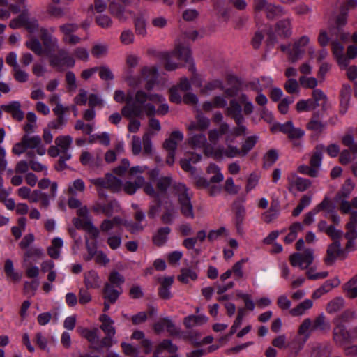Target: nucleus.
<instances>
[{"label": "nucleus", "instance_id": "7c9ffc66", "mask_svg": "<svg viewBox=\"0 0 357 357\" xmlns=\"http://www.w3.org/2000/svg\"><path fill=\"white\" fill-rule=\"evenodd\" d=\"M84 284L86 288H98L100 286L101 282L98 273L93 270L85 273Z\"/></svg>", "mask_w": 357, "mask_h": 357}, {"label": "nucleus", "instance_id": "20e7f679", "mask_svg": "<svg viewBox=\"0 0 357 357\" xmlns=\"http://www.w3.org/2000/svg\"><path fill=\"white\" fill-rule=\"evenodd\" d=\"M205 155L213 158L215 160H222L224 158L243 157L242 151L236 146L230 144H227L225 147L220 144L208 146L205 150Z\"/></svg>", "mask_w": 357, "mask_h": 357}, {"label": "nucleus", "instance_id": "c756f323", "mask_svg": "<svg viewBox=\"0 0 357 357\" xmlns=\"http://www.w3.org/2000/svg\"><path fill=\"white\" fill-rule=\"evenodd\" d=\"M314 331L313 328V323L310 318L305 319L300 325L298 333L299 335L303 336V340L305 343L309 338L312 332Z\"/></svg>", "mask_w": 357, "mask_h": 357}, {"label": "nucleus", "instance_id": "a18cd8bd", "mask_svg": "<svg viewBox=\"0 0 357 357\" xmlns=\"http://www.w3.org/2000/svg\"><path fill=\"white\" fill-rule=\"evenodd\" d=\"M344 291L350 298L357 297V275L352 278L343 286Z\"/></svg>", "mask_w": 357, "mask_h": 357}, {"label": "nucleus", "instance_id": "9d476101", "mask_svg": "<svg viewBox=\"0 0 357 357\" xmlns=\"http://www.w3.org/2000/svg\"><path fill=\"white\" fill-rule=\"evenodd\" d=\"M310 43V38L307 36H303L296 40L289 52V60L295 63L300 60L305 52V47Z\"/></svg>", "mask_w": 357, "mask_h": 357}, {"label": "nucleus", "instance_id": "a19ab883", "mask_svg": "<svg viewBox=\"0 0 357 357\" xmlns=\"http://www.w3.org/2000/svg\"><path fill=\"white\" fill-rule=\"evenodd\" d=\"M206 173L212 174L209 180L211 183H220L224 179V176L221 173L220 168L214 163H211L206 168Z\"/></svg>", "mask_w": 357, "mask_h": 357}, {"label": "nucleus", "instance_id": "f8f14e48", "mask_svg": "<svg viewBox=\"0 0 357 357\" xmlns=\"http://www.w3.org/2000/svg\"><path fill=\"white\" fill-rule=\"evenodd\" d=\"M314 251L312 249H306L303 253H294L289 257L293 266H299L302 269L307 268L313 261Z\"/></svg>", "mask_w": 357, "mask_h": 357}, {"label": "nucleus", "instance_id": "ddd939ff", "mask_svg": "<svg viewBox=\"0 0 357 357\" xmlns=\"http://www.w3.org/2000/svg\"><path fill=\"white\" fill-rule=\"evenodd\" d=\"M102 151L100 150H97L93 153L85 151L82 153L79 160L83 165L95 169L102 166Z\"/></svg>", "mask_w": 357, "mask_h": 357}, {"label": "nucleus", "instance_id": "a878e982", "mask_svg": "<svg viewBox=\"0 0 357 357\" xmlns=\"http://www.w3.org/2000/svg\"><path fill=\"white\" fill-rule=\"evenodd\" d=\"M227 114L231 116L235 120L236 123L244 121L241 106L235 100L230 101L229 106L227 107Z\"/></svg>", "mask_w": 357, "mask_h": 357}, {"label": "nucleus", "instance_id": "4468645a", "mask_svg": "<svg viewBox=\"0 0 357 357\" xmlns=\"http://www.w3.org/2000/svg\"><path fill=\"white\" fill-rule=\"evenodd\" d=\"M346 257L347 255L345 251L342 248L340 242L339 241H334L333 243L328 246L324 261L328 266H331L334 264L337 257L344 259Z\"/></svg>", "mask_w": 357, "mask_h": 357}, {"label": "nucleus", "instance_id": "603ef678", "mask_svg": "<svg viewBox=\"0 0 357 357\" xmlns=\"http://www.w3.org/2000/svg\"><path fill=\"white\" fill-rule=\"evenodd\" d=\"M135 28L137 35L142 37H145L146 36V22L142 16L137 17L135 19Z\"/></svg>", "mask_w": 357, "mask_h": 357}, {"label": "nucleus", "instance_id": "412c9836", "mask_svg": "<svg viewBox=\"0 0 357 357\" xmlns=\"http://www.w3.org/2000/svg\"><path fill=\"white\" fill-rule=\"evenodd\" d=\"M287 180L289 190L294 187L298 191L303 192L311 185V181L309 179L298 177L296 174H291Z\"/></svg>", "mask_w": 357, "mask_h": 357}, {"label": "nucleus", "instance_id": "5fc2aeb1", "mask_svg": "<svg viewBox=\"0 0 357 357\" xmlns=\"http://www.w3.org/2000/svg\"><path fill=\"white\" fill-rule=\"evenodd\" d=\"M325 128V124L314 118H312L306 125V128L312 131L316 135L321 134Z\"/></svg>", "mask_w": 357, "mask_h": 357}, {"label": "nucleus", "instance_id": "5701e85b", "mask_svg": "<svg viewBox=\"0 0 357 357\" xmlns=\"http://www.w3.org/2000/svg\"><path fill=\"white\" fill-rule=\"evenodd\" d=\"M158 282L160 284V287L158 289L159 296L163 299H169L172 297L170 287L174 282V277L168 276L160 278Z\"/></svg>", "mask_w": 357, "mask_h": 357}, {"label": "nucleus", "instance_id": "0e129e2a", "mask_svg": "<svg viewBox=\"0 0 357 357\" xmlns=\"http://www.w3.org/2000/svg\"><path fill=\"white\" fill-rule=\"evenodd\" d=\"M278 153L276 150H269L264 156V166L265 167H271L278 160Z\"/></svg>", "mask_w": 357, "mask_h": 357}, {"label": "nucleus", "instance_id": "cd10ccee", "mask_svg": "<svg viewBox=\"0 0 357 357\" xmlns=\"http://www.w3.org/2000/svg\"><path fill=\"white\" fill-rule=\"evenodd\" d=\"M229 130V126L226 123L220 124L219 129H211L208 132V139L211 143L215 144L222 135L226 134Z\"/></svg>", "mask_w": 357, "mask_h": 357}, {"label": "nucleus", "instance_id": "13d9d810", "mask_svg": "<svg viewBox=\"0 0 357 357\" xmlns=\"http://www.w3.org/2000/svg\"><path fill=\"white\" fill-rule=\"evenodd\" d=\"M26 46L37 55H42L44 53L40 42L35 38H31L25 43Z\"/></svg>", "mask_w": 357, "mask_h": 357}, {"label": "nucleus", "instance_id": "e2e57ef3", "mask_svg": "<svg viewBox=\"0 0 357 357\" xmlns=\"http://www.w3.org/2000/svg\"><path fill=\"white\" fill-rule=\"evenodd\" d=\"M355 184L352 182L351 178L346 180L345 183L342 185L340 191L337 195L339 198L344 197L347 198L349 196L352 190H354Z\"/></svg>", "mask_w": 357, "mask_h": 357}, {"label": "nucleus", "instance_id": "aec40b11", "mask_svg": "<svg viewBox=\"0 0 357 357\" xmlns=\"http://www.w3.org/2000/svg\"><path fill=\"white\" fill-rule=\"evenodd\" d=\"M333 340L336 344L344 346L349 342V331L342 324H337L333 331Z\"/></svg>", "mask_w": 357, "mask_h": 357}, {"label": "nucleus", "instance_id": "72a5a7b5", "mask_svg": "<svg viewBox=\"0 0 357 357\" xmlns=\"http://www.w3.org/2000/svg\"><path fill=\"white\" fill-rule=\"evenodd\" d=\"M324 146L320 145L316 147L315 151L313 153L310 158V165L312 168L317 170V174H319V169L322 163V151Z\"/></svg>", "mask_w": 357, "mask_h": 357}, {"label": "nucleus", "instance_id": "b1692460", "mask_svg": "<svg viewBox=\"0 0 357 357\" xmlns=\"http://www.w3.org/2000/svg\"><path fill=\"white\" fill-rule=\"evenodd\" d=\"M351 89L348 84H344L340 91V113L344 114L349 105Z\"/></svg>", "mask_w": 357, "mask_h": 357}, {"label": "nucleus", "instance_id": "2eb2a0df", "mask_svg": "<svg viewBox=\"0 0 357 357\" xmlns=\"http://www.w3.org/2000/svg\"><path fill=\"white\" fill-rule=\"evenodd\" d=\"M91 210L96 214L103 213L107 217H111L114 213H119L121 208L116 201L111 200L107 204L96 202L93 204Z\"/></svg>", "mask_w": 357, "mask_h": 357}, {"label": "nucleus", "instance_id": "e433bc0d", "mask_svg": "<svg viewBox=\"0 0 357 357\" xmlns=\"http://www.w3.org/2000/svg\"><path fill=\"white\" fill-rule=\"evenodd\" d=\"M266 11L268 18L273 19L276 17H280L285 14L284 8L278 5L268 3L266 1V6L262 8Z\"/></svg>", "mask_w": 357, "mask_h": 357}, {"label": "nucleus", "instance_id": "473e14b6", "mask_svg": "<svg viewBox=\"0 0 357 357\" xmlns=\"http://www.w3.org/2000/svg\"><path fill=\"white\" fill-rule=\"evenodd\" d=\"M208 317L204 314L201 315H190L186 317L183 320L185 327L190 328L196 326H202L208 321Z\"/></svg>", "mask_w": 357, "mask_h": 357}, {"label": "nucleus", "instance_id": "7ed1b4c3", "mask_svg": "<svg viewBox=\"0 0 357 357\" xmlns=\"http://www.w3.org/2000/svg\"><path fill=\"white\" fill-rule=\"evenodd\" d=\"M162 56L165 60V68L169 71L174 70L180 67V64L172 61L173 58H176L189 64H191L192 61L190 50L188 47L181 45L176 46L174 51L164 53Z\"/></svg>", "mask_w": 357, "mask_h": 357}, {"label": "nucleus", "instance_id": "3c124183", "mask_svg": "<svg viewBox=\"0 0 357 357\" xmlns=\"http://www.w3.org/2000/svg\"><path fill=\"white\" fill-rule=\"evenodd\" d=\"M4 271L6 276L14 281L21 279V275L15 271L13 261L9 259L5 261Z\"/></svg>", "mask_w": 357, "mask_h": 357}, {"label": "nucleus", "instance_id": "39448f33", "mask_svg": "<svg viewBox=\"0 0 357 357\" xmlns=\"http://www.w3.org/2000/svg\"><path fill=\"white\" fill-rule=\"evenodd\" d=\"M157 77L158 69L155 67L146 66L142 69L140 77L130 75L126 76L125 80L130 86L135 87L138 86L141 84L142 79H146L147 80V84L145 87L147 90H151L153 88Z\"/></svg>", "mask_w": 357, "mask_h": 357}, {"label": "nucleus", "instance_id": "2f4dec72", "mask_svg": "<svg viewBox=\"0 0 357 357\" xmlns=\"http://www.w3.org/2000/svg\"><path fill=\"white\" fill-rule=\"evenodd\" d=\"M104 298L108 301L109 303L113 304L118 299L121 291L116 289L111 284H105L103 289Z\"/></svg>", "mask_w": 357, "mask_h": 357}, {"label": "nucleus", "instance_id": "dca6fc26", "mask_svg": "<svg viewBox=\"0 0 357 357\" xmlns=\"http://www.w3.org/2000/svg\"><path fill=\"white\" fill-rule=\"evenodd\" d=\"M40 37L45 47L44 53L50 57L51 53L54 52L59 47L58 39L47 33V29L41 28Z\"/></svg>", "mask_w": 357, "mask_h": 357}, {"label": "nucleus", "instance_id": "58836bf2", "mask_svg": "<svg viewBox=\"0 0 357 357\" xmlns=\"http://www.w3.org/2000/svg\"><path fill=\"white\" fill-rule=\"evenodd\" d=\"M345 228L347 236H357V211H353L350 213L349 222L346 224Z\"/></svg>", "mask_w": 357, "mask_h": 357}, {"label": "nucleus", "instance_id": "6ab92c4d", "mask_svg": "<svg viewBox=\"0 0 357 357\" xmlns=\"http://www.w3.org/2000/svg\"><path fill=\"white\" fill-rule=\"evenodd\" d=\"M188 144L195 149H203L205 154V150L208 146H213L207 143V139L204 134H190L188 139Z\"/></svg>", "mask_w": 357, "mask_h": 357}, {"label": "nucleus", "instance_id": "bf43d9fd", "mask_svg": "<svg viewBox=\"0 0 357 357\" xmlns=\"http://www.w3.org/2000/svg\"><path fill=\"white\" fill-rule=\"evenodd\" d=\"M108 45L105 43H96L91 49V54L96 58L103 57L107 55Z\"/></svg>", "mask_w": 357, "mask_h": 357}, {"label": "nucleus", "instance_id": "9b49d317", "mask_svg": "<svg viewBox=\"0 0 357 357\" xmlns=\"http://www.w3.org/2000/svg\"><path fill=\"white\" fill-rule=\"evenodd\" d=\"M96 186L109 189L113 192H118L122 188V181L112 174H107L105 178H98L91 180Z\"/></svg>", "mask_w": 357, "mask_h": 357}, {"label": "nucleus", "instance_id": "8fccbe9b", "mask_svg": "<svg viewBox=\"0 0 357 357\" xmlns=\"http://www.w3.org/2000/svg\"><path fill=\"white\" fill-rule=\"evenodd\" d=\"M317 108V104L311 98L307 100H301L298 101L296 109L298 112L314 110Z\"/></svg>", "mask_w": 357, "mask_h": 357}, {"label": "nucleus", "instance_id": "69168bd1", "mask_svg": "<svg viewBox=\"0 0 357 357\" xmlns=\"http://www.w3.org/2000/svg\"><path fill=\"white\" fill-rule=\"evenodd\" d=\"M229 235L228 230L225 227H221L217 229L211 230L207 236L208 241H214L222 236Z\"/></svg>", "mask_w": 357, "mask_h": 357}, {"label": "nucleus", "instance_id": "4be33fe9", "mask_svg": "<svg viewBox=\"0 0 357 357\" xmlns=\"http://www.w3.org/2000/svg\"><path fill=\"white\" fill-rule=\"evenodd\" d=\"M1 109L10 114L12 117L17 121H21L24 119V114L21 109V104L19 101H12L7 105H2Z\"/></svg>", "mask_w": 357, "mask_h": 357}, {"label": "nucleus", "instance_id": "f03ea898", "mask_svg": "<svg viewBox=\"0 0 357 357\" xmlns=\"http://www.w3.org/2000/svg\"><path fill=\"white\" fill-rule=\"evenodd\" d=\"M174 190L178 197V204L181 214L187 218H195L194 208L191 202L192 192L183 183H178L174 186Z\"/></svg>", "mask_w": 357, "mask_h": 357}, {"label": "nucleus", "instance_id": "423d86ee", "mask_svg": "<svg viewBox=\"0 0 357 357\" xmlns=\"http://www.w3.org/2000/svg\"><path fill=\"white\" fill-rule=\"evenodd\" d=\"M183 139V135L180 131H174L171 133L169 138L165 139L163 144L164 149L168 151L166 158V162L172 165L174 162L175 151L177 149L178 144Z\"/></svg>", "mask_w": 357, "mask_h": 357}, {"label": "nucleus", "instance_id": "0eeeda50", "mask_svg": "<svg viewBox=\"0 0 357 357\" xmlns=\"http://www.w3.org/2000/svg\"><path fill=\"white\" fill-rule=\"evenodd\" d=\"M54 143L61 151L59 165L60 169H63L66 167L65 162L71 158L69 149L73 143V138L70 135H60L55 139Z\"/></svg>", "mask_w": 357, "mask_h": 357}, {"label": "nucleus", "instance_id": "c03bdc74", "mask_svg": "<svg viewBox=\"0 0 357 357\" xmlns=\"http://www.w3.org/2000/svg\"><path fill=\"white\" fill-rule=\"evenodd\" d=\"M79 331L82 336L85 337L91 344L93 348L94 345H97L99 342L98 330L97 328L93 330L81 328Z\"/></svg>", "mask_w": 357, "mask_h": 357}, {"label": "nucleus", "instance_id": "6e6d98bb", "mask_svg": "<svg viewBox=\"0 0 357 357\" xmlns=\"http://www.w3.org/2000/svg\"><path fill=\"white\" fill-rule=\"evenodd\" d=\"M202 158V155L199 154L192 155V157L188 159H182L180 160V165L182 169L186 172H190L192 174L195 172V169L193 167L191 166L190 162L194 163L197 162Z\"/></svg>", "mask_w": 357, "mask_h": 357}, {"label": "nucleus", "instance_id": "052dcab7", "mask_svg": "<svg viewBox=\"0 0 357 357\" xmlns=\"http://www.w3.org/2000/svg\"><path fill=\"white\" fill-rule=\"evenodd\" d=\"M279 215L278 205H271V208L263 214V220L266 223H270L275 220Z\"/></svg>", "mask_w": 357, "mask_h": 357}, {"label": "nucleus", "instance_id": "49530a36", "mask_svg": "<svg viewBox=\"0 0 357 357\" xmlns=\"http://www.w3.org/2000/svg\"><path fill=\"white\" fill-rule=\"evenodd\" d=\"M222 82L219 79H215L206 83L200 89V93L204 95H208L216 89H223Z\"/></svg>", "mask_w": 357, "mask_h": 357}, {"label": "nucleus", "instance_id": "de8ad7c7", "mask_svg": "<svg viewBox=\"0 0 357 357\" xmlns=\"http://www.w3.org/2000/svg\"><path fill=\"white\" fill-rule=\"evenodd\" d=\"M177 279L182 283L188 284L190 280H196L197 274L190 268H183L181 269V273L178 275Z\"/></svg>", "mask_w": 357, "mask_h": 357}, {"label": "nucleus", "instance_id": "c85d7f7f", "mask_svg": "<svg viewBox=\"0 0 357 357\" xmlns=\"http://www.w3.org/2000/svg\"><path fill=\"white\" fill-rule=\"evenodd\" d=\"M144 184V178L142 176H137L133 181H126L123 185V190L126 193L133 195L137 190L142 188Z\"/></svg>", "mask_w": 357, "mask_h": 357}, {"label": "nucleus", "instance_id": "09e8293b", "mask_svg": "<svg viewBox=\"0 0 357 357\" xmlns=\"http://www.w3.org/2000/svg\"><path fill=\"white\" fill-rule=\"evenodd\" d=\"M312 323L314 331H328L330 330V323L326 320V317L323 314L317 317Z\"/></svg>", "mask_w": 357, "mask_h": 357}, {"label": "nucleus", "instance_id": "f704fd0d", "mask_svg": "<svg viewBox=\"0 0 357 357\" xmlns=\"http://www.w3.org/2000/svg\"><path fill=\"white\" fill-rule=\"evenodd\" d=\"M313 306V302L310 299H305L300 303L296 307L290 310V314L293 317H300L306 313L307 310L311 309Z\"/></svg>", "mask_w": 357, "mask_h": 357}, {"label": "nucleus", "instance_id": "37998d69", "mask_svg": "<svg viewBox=\"0 0 357 357\" xmlns=\"http://www.w3.org/2000/svg\"><path fill=\"white\" fill-rule=\"evenodd\" d=\"M85 188L86 186L83 180L77 178L68 184V194L71 196H75L78 193L84 192Z\"/></svg>", "mask_w": 357, "mask_h": 357}, {"label": "nucleus", "instance_id": "c9c22d12", "mask_svg": "<svg viewBox=\"0 0 357 357\" xmlns=\"http://www.w3.org/2000/svg\"><path fill=\"white\" fill-rule=\"evenodd\" d=\"M123 219L119 216H115L112 219H105L100 225V231L103 233H108L115 227L122 225Z\"/></svg>", "mask_w": 357, "mask_h": 357}, {"label": "nucleus", "instance_id": "680f3d73", "mask_svg": "<svg viewBox=\"0 0 357 357\" xmlns=\"http://www.w3.org/2000/svg\"><path fill=\"white\" fill-rule=\"evenodd\" d=\"M106 241L108 246L114 250L119 249L122 244L121 236L119 234H110Z\"/></svg>", "mask_w": 357, "mask_h": 357}, {"label": "nucleus", "instance_id": "338daca9", "mask_svg": "<svg viewBox=\"0 0 357 357\" xmlns=\"http://www.w3.org/2000/svg\"><path fill=\"white\" fill-rule=\"evenodd\" d=\"M299 83L303 88L316 89L318 84V81L313 77L301 76L299 78Z\"/></svg>", "mask_w": 357, "mask_h": 357}, {"label": "nucleus", "instance_id": "f3484780", "mask_svg": "<svg viewBox=\"0 0 357 357\" xmlns=\"http://www.w3.org/2000/svg\"><path fill=\"white\" fill-rule=\"evenodd\" d=\"M73 223L77 229H84L93 238H96L99 236L100 231L94 226L91 218L81 219L79 218H75L73 219Z\"/></svg>", "mask_w": 357, "mask_h": 357}, {"label": "nucleus", "instance_id": "a211bd4d", "mask_svg": "<svg viewBox=\"0 0 357 357\" xmlns=\"http://www.w3.org/2000/svg\"><path fill=\"white\" fill-rule=\"evenodd\" d=\"M27 149H36L39 155H43L46 153L45 147L42 144V141L38 135H24L23 136Z\"/></svg>", "mask_w": 357, "mask_h": 357}, {"label": "nucleus", "instance_id": "864d4df0", "mask_svg": "<svg viewBox=\"0 0 357 357\" xmlns=\"http://www.w3.org/2000/svg\"><path fill=\"white\" fill-rule=\"evenodd\" d=\"M110 13L119 21L125 22L128 18L124 9L116 3H112L109 6Z\"/></svg>", "mask_w": 357, "mask_h": 357}, {"label": "nucleus", "instance_id": "bb28decb", "mask_svg": "<svg viewBox=\"0 0 357 357\" xmlns=\"http://www.w3.org/2000/svg\"><path fill=\"white\" fill-rule=\"evenodd\" d=\"M99 321L102 323L100 328L107 335H115L116 329L114 326V321L106 314H102L99 317Z\"/></svg>", "mask_w": 357, "mask_h": 357}, {"label": "nucleus", "instance_id": "774afa93", "mask_svg": "<svg viewBox=\"0 0 357 357\" xmlns=\"http://www.w3.org/2000/svg\"><path fill=\"white\" fill-rule=\"evenodd\" d=\"M284 88L288 93H298L299 82L295 79L289 78L284 83Z\"/></svg>", "mask_w": 357, "mask_h": 357}, {"label": "nucleus", "instance_id": "f257e3e1", "mask_svg": "<svg viewBox=\"0 0 357 357\" xmlns=\"http://www.w3.org/2000/svg\"><path fill=\"white\" fill-rule=\"evenodd\" d=\"M149 100L155 103H162L165 98L159 94H147L142 90H138L135 96L132 92H128L127 105L121 109L122 115L127 118L142 117L144 113L147 116L154 115L157 111L155 106L151 103L145 104Z\"/></svg>", "mask_w": 357, "mask_h": 357}, {"label": "nucleus", "instance_id": "4c0bfd02", "mask_svg": "<svg viewBox=\"0 0 357 357\" xmlns=\"http://www.w3.org/2000/svg\"><path fill=\"white\" fill-rule=\"evenodd\" d=\"M312 100H314L318 107H321L323 110H326L328 107V98L326 95L321 89H314L312 93Z\"/></svg>", "mask_w": 357, "mask_h": 357}, {"label": "nucleus", "instance_id": "ea45409f", "mask_svg": "<svg viewBox=\"0 0 357 357\" xmlns=\"http://www.w3.org/2000/svg\"><path fill=\"white\" fill-rule=\"evenodd\" d=\"M275 31L278 35L287 38L291 35V25L289 19H285L280 21L277 24Z\"/></svg>", "mask_w": 357, "mask_h": 357}, {"label": "nucleus", "instance_id": "79ce46f5", "mask_svg": "<svg viewBox=\"0 0 357 357\" xmlns=\"http://www.w3.org/2000/svg\"><path fill=\"white\" fill-rule=\"evenodd\" d=\"M170 231L171 229L168 227L160 228L153 237L154 244L158 246H161L165 244L167 240Z\"/></svg>", "mask_w": 357, "mask_h": 357}, {"label": "nucleus", "instance_id": "6e6552de", "mask_svg": "<svg viewBox=\"0 0 357 357\" xmlns=\"http://www.w3.org/2000/svg\"><path fill=\"white\" fill-rule=\"evenodd\" d=\"M50 63L52 67L62 70L63 67L73 68L75 64V60L73 56L68 55L65 50L61 49L59 50L58 54L50 56Z\"/></svg>", "mask_w": 357, "mask_h": 357}, {"label": "nucleus", "instance_id": "1a4fd4ad", "mask_svg": "<svg viewBox=\"0 0 357 357\" xmlns=\"http://www.w3.org/2000/svg\"><path fill=\"white\" fill-rule=\"evenodd\" d=\"M280 132L287 135L288 138L293 142L294 146L300 147L302 146L299 139H302L305 135V131L300 128H296L291 121H288L280 126Z\"/></svg>", "mask_w": 357, "mask_h": 357}, {"label": "nucleus", "instance_id": "4d7b16f0", "mask_svg": "<svg viewBox=\"0 0 357 357\" xmlns=\"http://www.w3.org/2000/svg\"><path fill=\"white\" fill-rule=\"evenodd\" d=\"M344 305V301L342 297H337L331 301L326 307L328 313H335L341 310Z\"/></svg>", "mask_w": 357, "mask_h": 357}, {"label": "nucleus", "instance_id": "393cba45", "mask_svg": "<svg viewBox=\"0 0 357 357\" xmlns=\"http://www.w3.org/2000/svg\"><path fill=\"white\" fill-rule=\"evenodd\" d=\"M332 50L335 57L337 59L338 64L341 68H345L349 65L347 59L343 54L344 47L339 42L332 43Z\"/></svg>", "mask_w": 357, "mask_h": 357}]
</instances>
